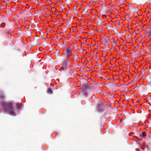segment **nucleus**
Listing matches in <instances>:
<instances>
[{"instance_id": "6", "label": "nucleus", "mask_w": 151, "mask_h": 151, "mask_svg": "<svg viewBox=\"0 0 151 151\" xmlns=\"http://www.w3.org/2000/svg\"><path fill=\"white\" fill-rule=\"evenodd\" d=\"M146 78L148 81L150 82L151 81V75H150V76L149 75L147 76Z\"/></svg>"}, {"instance_id": "19", "label": "nucleus", "mask_w": 151, "mask_h": 151, "mask_svg": "<svg viewBox=\"0 0 151 151\" xmlns=\"http://www.w3.org/2000/svg\"><path fill=\"white\" fill-rule=\"evenodd\" d=\"M143 145L145 146V143H144V144H143Z\"/></svg>"}, {"instance_id": "14", "label": "nucleus", "mask_w": 151, "mask_h": 151, "mask_svg": "<svg viewBox=\"0 0 151 151\" xmlns=\"http://www.w3.org/2000/svg\"><path fill=\"white\" fill-rule=\"evenodd\" d=\"M84 95L85 96H87V93H86L85 92V93H84Z\"/></svg>"}, {"instance_id": "12", "label": "nucleus", "mask_w": 151, "mask_h": 151, "mask_svg": "<svg viewBox=\"0 0 151 151\" xmlns=\"http://www.w3.org/2000/svg\"><path fill=\"white\" fill-rule=\"evenodd\" d=\"M5 24L4 23H2L1 24V27H4L5 26Z\"/></svg>"}, {"instance_id": "2", "label": "nucleus", "mask_w": 151, "mask_h": 151, "mask_svg": "<svg viewBox=\"0 0 151 151\" xmlns=\"http://www.w3.org/2000/svg\"><path fill=\"white\" fill-rule=\"evenodd\" d=\"M84 87L86 89H93L96 87H98V86L94 84L91 85L85 84L84 85Z\"/></svg>"}, {"instance_id": "13", "label": "nucleus", "mask_w": 151, "mask_h": 151, "mask_svg": "<svg viewBox=\"0 0 151 151\" xmlns=\"http://www.w3.org/2000/svg\"><path fill=\"white\" fill-rule=\"evenodd\" d=\"M98 0H92V1L93 2H96V1H97Z\"/></svg>"}, {"instance_id": "20", "label": "nucleus", "mask_w": 151, "mask_h": 151, "mask_svg": "<svg viewBox=\"0 0 151 151\" xmlns=\"http://www.w3.org/2000/svg\"><path fill=\"white\" fill-rule=\"evenodd\" d=\"M101 86H102V84H101Z\"/></svg>"}, {"instance_id": "5", "label": "nucleus", "mask_w": 151, "mask_h": 151, "mask_svg": "<svg viewBox=\"0 0 151 151\" xmlns=\"http://www.w3.org/2000/svg\"><path fill=\"white\" fill-rule=\"evenodd\" d=\"M147 32L148 35H151V28L147 29Z\"/></svg>"}, {"instance_id": "10", "label": "nucleus", "mask_w": 151, "mask_h": 151, "mask_svg": "<svg viewBox=\"0 0 151 151\" xmlns=\"http://www.w3.org/2000/svg\"><path fill=\"white\" fill-rule=\"evenodd\" d=\"M17 107L18 109H20L21 108V106L19 104H17Z\"/></svg>"}, {"instance_id": "18", "label": "nucleus", "mask_w": 151, "mask_h": 151, "mask_svg": "<svg viewBox=\"0 0 151 151\" xmlns=\"http://www.w3.org/2000/svg\"><path fill=\"white\" fill-rule=\"evenodd\" d=\"M148 104H149L150 106H151V104L150 102H149Z\"/></svg>"}, {"instance_id": "7", "label": "nucleus", "mask_w": 151, "mask_h": 151, "mask_svg": "<svg viewBox=\"0 0 151 151\" xmlns=\"http://www.w3.org/2000/svg\"><path fill=\"white\" fill-rule=\"evenodd\" d=\"M47 93H48L50 94H52V89L50 88H49L48 89L47 91Z\"/></svg>"}, {"instance_id": "4", "label": "nucleus", "mask_w": 151, "mask_h": 151, "mask_svg": "<svg viewBox=\"0 0 151 151\" xmlns=\"http://www.w3.org/2000/svg\"><path fill=\"white\" fill-rule=\"evenodd\" d=\"M113 85V84L109 82V83H108L107 85V87L108 88H110Z\"/></svg>"}, {"instance_id": "15", "label": "nucleus", "mask_w": 151, "mask_h": 151, "mask_svg": "<svg viewBox=\"0 0 151 151\" xmlns=\"http://www.w3.org/2000/svg\"><path fill=\"white\" fill-rule=\"evenodd\" d=\"M108 41H107V44L108 43L110 42V41H109V39H108Z\"/></svg>"}, {"instance_id": "3", "label": "nucleus", "mask_w": 151, "mask_h": 151, "mask_svg": "<svg viewBox=\"0 0 151 151\" xmlns=\"http://www.w3.org/2000/svg\"><path fill=\"white\" fill-rule=\"evenodd\" d=\"M72 50L70 48H67L66 50V55L67 57H68L71 55Z\"/></svg>"}, {"instance_id": "16", "label": "nucleus", "mask_w": 151, "mask_h": 151, "mask_svg": "<svg viewBox=\"0 0 151 151\" xmlns=\"http://www.w3.org/2000/svg\"><path fill=\"white\" fill-rule=\"evenodd\" d=\"M122 121H123V120H122V119H121L120 120V122H122Z\"/></svg>"}, {"instance_id": "17", "label": "nucleus", "mask_w": 151, "mask_h": 151, "mask_svg": "<svg viewBox=\"0 0 151 151\" xmlns=\"http://www.w3.org/2000/svg\"><path fill=\"white\" fill-rule=\"evenodd\" d=\"M84 10H85V11H86V12H87V9H84Z\"/></svg>"}, {"instance_id": "9", "label": "nucleus", "mask_w": 151, "mask_h": 151, "mask_svg": "<svg viewBox=\"0 0 151 151\" xmlns=\"http://www.w3.org/2000/svg\"><path fill=\"white\" fill-rule=\"evenodd\" d=\"M4 95L3 94H1L0 95V98L1 100H3L4 99Z\"/></svg>"}, {"instance_id": "11", "label": "nucleus", "mask_w": 151, "mask_h": 151, "mask_svg": "<svg viewBox=\"0 0 151 151\" xmlns=\"http://www.w3.org/2000/svg\"><path fill=\"white\" fill-rule=\"evenodd\" d=\"M69 63V61H68V60L67 59H66L65 60L64 63H65H65Z\"/></svg>"}, {"instance_id": "21", "label": "nucleus", "mask_w": 151, "mask_h": 151, "mask_svg": "<svg viewBox=\"0 0 151 151\" xmlns=\"http://www.w3.org/2000/svg\"><path fill=\"white\" fill-rule=\"evenodd\" d=\"M137 78H135V79H137Z\"/></svg>"}, {"instance_id": "1", "label": "nucleus", "mask_w": 151, "mask_h": 151, "mask_svg": "<svg viewBox=\"0 0 151 151\" xmlns=\"http://www.w3.org/2000/svg\"><path fill=\"white\" fill-rule=\"evenodd\" d=\"M2 105L4 107V109L6 112H8L12 116L15 115V112L13 109V104L11 102L5 103H2Z\"/></svg>"}, {"instance_id": "8", "label": "nucleus", "mask_w": 151, "mask_h": 151, "mask_svg": "<svg viewBox=\"0 0 151 151\" xmlns=\"http://www.w3.org/2000/svg\"><path fill=\"white\" fill-rule=\"evenodd\" d=\"M146 135V133L145 132H143L141 134H140V136L142 137H144Z\"/></svg>"}]
</instances>
